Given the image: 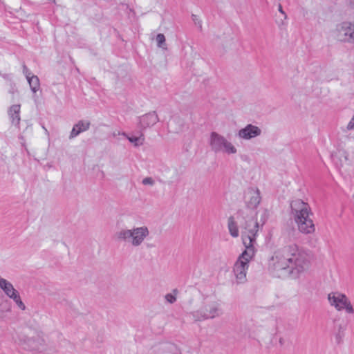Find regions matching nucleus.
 Masks as SVG:
<instances>
[{
    "instance_id": "nucleus-1",
    "label": "nucleus",
    "mask_w": 354,
    "mask_h": 354,
    "mask_svg": "<svg viewBox=\"0 0 354 354\" xmlns=\"http://www.w3.org/2000/svg\"><path fill=\"white\" fill-rule=\"evenodd\" d=\"M310 267L308 254L295 244L284 246L273 252L268 258L267 268L274 276L283 277L288 274L297 277Z\"/></svg>"
},
{
    "instance_id": "nucleus-2",
    "label": "nucleus",
    "mask_w": 354,
    "mask_h": 354,
    "mask_svg": "<svg viewBox=\"0 0 354 354\" xmlns=\"http://www.w3.org/2000/svg\"><path fill=\"white\" fill-rule=\"evenodd\" d=\"M258 232V223H255L252 227H247L246 231L242 235L243 243L245 250L239 256L233 267L234 279L233 284H243L247 281V271L249 263L254 257L256 249V239Z\"/></svg>"
},
{
    "instance_id": "nucleus-3",
    "label": "nucleus",
    "mask_w": 354,
    "mask_h": 354,
    "mask_svg": "<svg viewBox=\"0 0 354 354\" xmlns=\"http://www.w3.org/2000/svg\"><path fill=\"white\" fill-rule=\"evenodd\" d=\"M291 214L298 230L304 234H311L315 228L310 217L311 210L309 205L300 199L293 200L290 203Z\"/></svg>"
},
{
    "instance_id": "nucleus-4",
    "label": "nucleus",
    "mask_w": 354,
    "mask_h": 354,
    "mask_svg": "<svg viewBox=\"0 0 354 354\" xmlns=\"http://www.w3.org/2000/svg\"><path fill=\"white\" fill-rule=\"evenodd\" d=\"M149 231L147 226L135 227L132 229H121L117 233L119 241L127 243L131 246H140L149 236Z\"/></svg>"
},
{
    "instance_id": "nucleus-5",
    "label": "nucleus",
    "mask_w": 354,
    "mask_h": 354,
    "mask_svg": "<svg viewBox=\"0 0 354 354\" xmlns=\"http://www.w3.org/2000/svg\"><path fill=\"white\" fill-rule=\"evenodd\" d=\"M327 299L330 306L336 310H345L348 314H354V308L345 294L338 291L331 292L328 294Z\"/></svg>"
},
{
    "instance_id": "nucleus-6",
    "label": "nucleus",
    "mask_w": 354,
    "mask_h": 354,
    "mask_svg": "<svg viewBox=\"0 0 354 354\" xmlns=\"http://www.w3.org/2000/svg\"><path fill=\"white\" fill-rule=\"evenodd\" d=\"M333 35L340 41L354 43V22L344 21L338 24Z\"/></svg>"
},
{
    "instance_id": "nucleus-7",
    "label": "nucleus",
    "mask_w": 354,
    "mask_h": 354,
    "mask_svg": "<svg viewBox=\"0 0 354 354\" xmlns=\"http://www.w3.org/2000/svg\"><path fill=\"white\" fill-rule=\"evenodd\" d=\"M0 288L7 297L13 300L19 309L22 310L26 309V306L21 299L19 292L10 281L0 277Z\"/></svg>"
},
{
    "instance_id": "nucleus-8",
    "label": "nucleus",
    "mask_w": 354,
    "mask_h": 354,
    "mask_svg": "<svg viewBox=\"0 0 354 354\" xmlns=\"http://www.w3.org/2000/svg\"><path fill=\"white\" fill-rule=\"evenodd\" d=\"M261 134V129L252 124H248L243 128L240 129L237 132L238 138L243 140L254 139L259 137Z\"/></svg>"
},
{
    "instance_id": "nucleus-9",
    "label": "nucleus",
    "mask_w": 354,
    "mask_h": 354,
    "mask_svg": "<svg viewBox=\"0 0 354 354\" xmlns=\"http://www.w3.org/2000/svg\"><path fill=\"white\" fill-rule=\"evenodd\" d=\"M218 305L215 304L205 306L198 310L193 312L192 316L195 321H201L206 319L214 318L218 314Z\"/></svg>"
},
{
    "instance_id": "nucleus-10",
    "label": "nucleus",
    "mask_w": 354,
    "mask_h": 354,
    "mask_svg": "<svg viewBox=\"0 0 354 354\" xmlns=\"http://www.w3.org/2000/svg\"><path fill=\"white\" fill-rule=\"evenodd\" d=\"M244 199L248 207L257 208L261 200L259 189L256 187H248L245 192Z\"/></svg>"
},
{
    "instance_id": "nucleus-11",
    "label": "nucleus",
    "mask_w": 354,
    "mask_h": 354,
    "mask_svg": "<svg viewBox=\"0 0 354 354\" xmlns=\"http://www.w3.org/2000/svg\"><path fill=\"white\" fill-rule=\"evenodd\" d=\"M159 120L155 111L149 112L139 118V127L144 130L155 125Z\"/></svg>"
},
{
    "instance_id": "nucleus-12",
    "label": "nucleus",
    "mask_w": 354,
    "mask_h": 354,
    "mask_svg": "<svg viewBox=\"0 0 354 354\" xmlns=\"http://www.w3.org/2000/svg\"><path fill=\"white\" fill-rule=\"evenodd\" d=\"M90 122L88 121L80 120L75 124L71 130L69 138L72 139L77 136L80 133L86 131L89 129Z\"/></svg>"
},
{
    "instance_id": "nucleus-13",
    "label": "nucleus",
    "mask_w": 354,
    "mask_h": 354,
    "mask_svg": "<svg viewBox=\"0 0 354 354\" xmlns=\"http://www.w3.org/2000/svg\"><path fill=\"white\" fill-rule=\"evenodd\" d=\"M20 109L19 104H14L11 106L8 110V115L12 124L17 126L20 122Z\"/></svg>"
},
{
    "instance_id": "nucleus-14",
    "label": "nucleus",
    "mask_w": 354,
    "mask_h": 354,
    "mask_svg": "<svg viewBox=\"0 0 354 354\" xmlns=\"http://www.w3.org/2000/svg\"><path fill=\"white\" fill-rule=\"evenodd\" d=\"M209 143L211 149L215 152H219L221 150V137L217 133H211Z\"/></svg>"
},
{
    "instance_id": "nucleus-15",
    "label": "nucleus",
    "mask_w": 354,
    "mask_h": 354,
    "mask_svg": "<svg viewBox=\"0 0 354 354\" xmlns=\"http://www.w3.org/2000/svg\"><path fill=\"white\" fill-rule=\"evenodd\" d=\"M227 227H228L229 232L232 236H233V237L239 236V231L238 224L234 217L231 216L228 218Z\"/></svg>"
},
{
    "instance_id": "nucleus-16",
    "label": "nucleus",
    "mask_w": 354,
    "mask_h": 354,
    "mask_svg": "<svg viewBox=\"0 0 354 354\" xmlns=\"http://www.w3.org/2000/svg\"><path fill=\"white\" fill-rule=\"evenodd\" d=\"M122 136L128 139L135 147H140L145 142V137L142 133H140L139 136H129L125 132H122Z\"/></svg>"
},
{
    "instance_id": "nucleus-17",
    "label": "nucleus",
    "mask_w": 354,
    "mask_h": 354,
    "mask_svg": "<svg viewBox=\"0 0 354 354\" xmlns=\"http://www.w3.org/2000/svg\"><path fill=\"white\" fill-rule=\"evenodd\" d=\"M259 213H261V218H260L259 221H255V222H253L252 223H247L245 230L242 233V235L246 231L247 227H248V228L252 227L255 223H258V228H259L260 224L261 225H263L266 223V221H267V219L268 218V215H269L268 211L267 209H263V210L259 211Z\"/></svg>"
},
{
    "instance_id": "nucleus-18",
    "label": "nucleus",
    "mask_w": 354,
    "mask_h": 354,
    "mask_svg": "<svg viewBox=\"0 0 354 354\" xmlns=\"http://www.w3.org/2000/svg\"><path fill=\"white\" fill-rule=\"evenodd\" d=\"M30 89L33 93H36L39 88V80L37 76L34 75L27 80Z\"/></svg>"
},
{
    "instance_id": "nucleus-19",
    "label": "nucleus",
    "mask_w": 354,
    "mask_h": 354,
    "mask_svg": "<svg viewBox=\"0 0 354 354\" xmlns=\"http://www.w3.org/2000/svg\"><path fill=\"white\" fill-rule=\"evenodd\" d=\"M178 294V290L176 288H174L171 290V292L167 293L165 295V301L169 304H174L177 300V295Z\"/></svg>"
},
{
    "instance_id": "nucleus-20",
    "label": "nucleus",
    "mask_w": 354,
    "mask_h": 354,
    "mask_svg": "<svg viewBox=\"0 0 354 354\" xmlns=\"http://www.w3.org/2000/svg\"><path fill=\"white\" fill-rule=\"evenodd\" d=\"M223 149L229 154L236 153L237 150L234 145L223 138Z\"/></svg>"
},
{
    "instance_id": "nucleus-21",
    "label": "nucleus",
    "mask_w": 354,
    "mask_h": 354,
    "mask_svg": "<svg viewBox=\"0 0 354 354\" xmlns=\"http://www.w3.org/2000/svg\"><path fill=\"white\" fill-rule=\"evenodd\" d=\"M157 46L159 48H162L163 49H167L166 44H165V37L163 34L159 33L157 35L156 38Z\"/></svg>"
},
{
    "instance_id": "nucleus-22",
    "label": "nucleus",
    "mask_w": 354,
    "mask_h": 354,
    "mask_svg": "<svg viewBox=\"0 0 354 354\" xmlns=\"http://www.w3.org/2000/svg\"><path fill=\"white\" fill-rule=\"evenodd\" d=\"M162 348L172 352V354H179L177 347L173 344H165L162 345Z\"/></svg>"
},
{
    "instance_id": "nucleus-23",
    "label": "nucleus",
    "mask_w": 354,
    "mask_h": 354,
    "mask_svg": "<svg viewBox=\"0 0 354 354\" xmlns=\"http://www.w3.org/2000/svg\"><path fill=\"white\" fill-rule=\"evenodd\" d=\"M144 185L153 186L155 184L154 180L151 177H146L142 180Z\"/></svg>"
},
{
    "instance_id": "nucleus-24",
    "label": "nucleus",
    "mask_w": 354,
    "mask_h": 354,
    "mask_svg": "<svg viewBox=\"0 0 354 354\" xmlns=\"http://www.w3.org/2000/svg\"><path fill=\"white\" fill-rule=\"evenodd\" d=\"M23 73L24 74L27 80L34 76V75L32 74L31 71L24 64L23 65Z\"/></svg>"
},
{
    "instance_id": "nucleus-25",
    "label": "nucleus",
    "mask_w": 354,
    "mask_h": 354,
    "mask_svg": "<svg viewBox=\"0 0 354 354\" xmlns=\"http://www.w3.org/2000/svg\"><path fill=\"white\" fill-rule=\"evenodd\" d=\"M122 132H120V131H114V132H113V136L117 137L118 136H122Z\"/></svg>"
},
{
    "instance_id": "nucleus-26",
    "label": "nucleus",
    "mask_w": 354,
    "mask_h": 354,
    "mask_svg": "<svg viewBox=\"0 0 354 354\" xmlns=\"http://www.w3.org/2000/svg\"><path fill=\"white\" fill-rule=\"evenodd\" d=\"M42 129H43V130H44L45 134H46L48 137H49V132H48V131L47 130V129H46L44 125H42Z\"/></svg>"
},
{
    "instance_id": "nucleus-27",
    "label": "nucleus",
    "mask_w": 354,
    "mask_h": 354,
    "mask_svg": "<svg viewBox=\"0 0 354 354\" xmlns=\"http://www.w3.org/2000/svg\"><path fill=\"white\" fill-rule=\"evenodd\" d=\"M42 129H43V130H44L45 134H46L48 137H49V132H48V131L47 130V129H46L44 125H42Z\"/></svg>"
},
{
    "instance_id": "nucleus-28",
    "label": "nucleus",
    "mask_w": 354,
    "mask_h": 354,
    "mask_svg": "<svg viewBox=\"0 0 354 354\" xmlns=\"http://www.w3.org/2000/svg\"><path fill=\"white\" fill-rule=\"evenodd\" d=\"M279 11L281 13H282V14H283V13H284V12L283 11V9H282V7H281V5H279Z\"/></svg>"
}]
</instances>
